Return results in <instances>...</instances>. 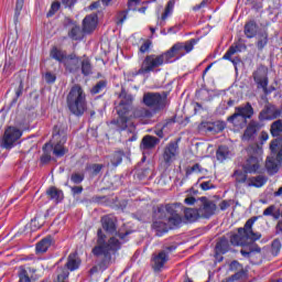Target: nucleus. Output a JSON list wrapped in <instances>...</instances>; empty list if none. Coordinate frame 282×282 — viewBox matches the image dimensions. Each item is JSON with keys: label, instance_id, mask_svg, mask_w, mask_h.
Instances as JSON below:
<instances>
[{"label": "nucleus", "instance_id": "37", "mask_svg": "<svg viewBox=\"0 0 282 282\" xmlns=\"http://www.w3.org/2000/svg\"><path fill=\"white\" fill-rule=\"evenodd\" d=\"M173 8H175V4L173 3V1H169L164 13L161 15V19L158 22L159 25H164V21L173 14Z\"/></svg>", "mask_w": 282, "mask_h": 282}, {"label": "nucleus", "instance_id": "57", "mask_svg": "<svg viewBox=\"0 0 282 282\" xmlns=\"http://www.w3.org/2000/svg\"><path fill=\"white\" fill-rule=\"evenodd\" d=\"M231 206H232V200H223L219 204L220 210H228V208H230Z\"/></svg>", "mask_w": 282, "mask_h": 282}, {"label": "nucleus", "instance_id": "20", "mask_svg": "<svg viewBox=\"0 0 282 282\" xmlns=\"http://www.w3.org/2000/svg\"><path fill=\"white\" fill-rule=\"evenodd\" d=\"M96 25H98V15L96 13L86 15L83 20V32H85V34H91V32L96 30Z\"/></svg>", "mask_w": 282, "mask_h": 282}, {"label": "nucleus", "instance_id": "60", "mask_svg": "<svg viewBox=\"0 0 282 282\" xmlns=\"http://www.w3.org/2000/svg\"><path fill=\"white\" fill-rule=\"evenodd\" d=\"M215 186H213V183L210 181H207V182H203L200 184V188L203 191H210V188H214Z\"/></svg>", "mask_w": 282, "mask_h": 282}, {"label": "nucleus", "instance_id": "25", "mask_svg": "<svg viewBox=\"0 0 282 282\" xmlns=\"http://www.w3.org/2000/svg\"><path fill=\"white\" fill-rule=\"evenodd\" d=\"M202 216H199V210L194 208H186L184 210V219L183 223L193 224L194 221H197Z\"/></svg>", "mask_w": 282, "mask_h": 282}, {"label": "nucleus", "instance_id": "5", "mask_svg": "<svg viewBox=\"0 0 282 282\" xmlns=\"http://www.w3.org/2000/svg\"><path fill=\"white\" fill-rule=\"evenodd\" d=\"M257 221V217L248 219L245 224V228H239L238 234L230 237L231 246H248L250 241H259L261 234L254 232L252 226Z\"/></svg>", "mask_w": 282, "mask_h": 282}, {"label": "nucleus", "instance_id": "59", "mask_svg": "<svg viewBox=\"0 0 282 282\" xmlns=\"http://www.w3.org/2000/svg\"><path fill=\"white\" fill-rule=\"evenodd\" d=\"M74 25H78V23H76V21L69 19V18H65L64 20V26L65 28H73Z\"/></svg>", "mask_w": 282, "mask_h": 282}, {"label": "nucleus", "instance_id": "15", "mask_svg": "<svg viewBox=\"0 0 282 282\" xmlns=\"http://www.w3.org/2000/svg\"><path fill=\"white\" fill-rule=\"evenodd\" d=\"M200 202L202 204L198 208V215L200 216V218L208 219L209 217H213V215H215V210H217V205L215 204V202L206 197H202Z\"/></svg>", "mask_w": 282, "mask_h": 282}, {"label": "nucleus", "instance_id": "47", "mask_svg": "<svg viewBox=\"0 0 282 282\" xmlns=\"http://www.w3.org/2000/svg\"><path fill=\"white\" fill-rule=\"evenodd\" d=\"M83 180H85V174L73 173L70 175V181L73 182V184H80Z\"/></svg>", "mask_w": 282, "mask_h": 282}, {"label": "nucleus", "instance_id": "30", "mask_svg": "<svg viewBox=\"0 0 282 282\" xmlns=\"http://www.w3.org/2000/svg\"><path fill=\"white\" fill-rule=\"evenodd\" d=\"M158 142H160V140H158V138L151 137V135H145L142 139L141 149H143V151H147L149 149H155V147L158 145Z\"/></svg>", "mask_w": 282, "mask_h": 282}, {"label": "nucleus", "instance_id": "19", "mask_svg": "<svg viewBox=\"0 0 282 282\" xmlns=\"http://www.w3.org/2000/svg\"><path fill=\"white\" fill-rule=\"evenodd\" d=\"M281 116V110L273 105H268L264 109L260 112L259 118L260 120H274Z\"/></svg>", "mask_w": 282, "mask_h": 282}, {"label": "nucleus", "instance_id": "52", "mask_svg": "<svg viewBox=\"0 0 282 282\" xmlns=\"http://www.w3.org/2000/svg\"><path fill=\"white\" fill-rule=\"evenodd\" d=\"M271 250L272 254H279V252L281 251V242L279 240H274L272 242Z\"/></svg>", "mask_w": 282, "mask_h": 282}, {"label": "nucleus", "instance_id": "7", "mask_svg": "<svg viewBox=\"0 0 282 282\" xmlns=\"http://www.w3.org/2000/svg\"><path fill=\"white\" fill-rule=\"evenodd\" d=\"M67 142V127L62 123H57L53 128V154L56 158H63L67 153L65 143Z\"/></svg>", "mask_w": 282, "mask_h": 282}, {"label": "nucleus", "instance_id": "54", "mask_svg": "<svg viewBox=\"0 0 282 282\" xmlns=\"http://www.w3.org/2000/svg\"><path fill=\"white\" fill-rule=\"evenodd\" d=\"M23 96V79L18 82V88L15 90V98H21Z\"/></svg>", "mask_w": 282, "mask_h": 282}, {"label": "nucleus", "instance_id": "46", "mask_svg": "<svg viewBox=\"0 0 282 282\" xmlns=\"http://www.w3.org/2000/svg\"><path fill=\"white\" fill-rule=\"evenodd\" d=\"M58 10H61V2H53L51 6V10L47 12V17H54L56 12H58Z\"/></svg>", "mask_w": 282, "mask_h": 282}, {"label": "nucleus", "instance_id": "31", "mask_svg": "<svg viewBox=\"0 0 282 282\" xmlns=\"http://www.w3.org/2000/svg\"><path fill=\"white\" fill-rule=\"evenodd\" d=\"M232 177L236 184H245V186L248 187V180H250V177H248V173L245 170H236L232 174Z\"/></svg>", "mask_w": 282, "mask_h": 282}, {"label": "nucleus", "instance_id": "34", "mask_svg": "<svg viewBox=\"0 0 282 282\" xmlns=\"http://www.w3.org/2000/svg\"><path fill=\"white\" fill-rule=\"evenodd\" d=\"M228 250H230V243L228 242V239H220V241L216 245V254H226Z\"/></svg>", "mask_w": 282, "mask_h": 282}, {"label": "nucleus", "instance_id": "9", "mask_svg": "<svg viewBox=\"0 0 282 282\" xmlns=\"http://www.w3.org/2000/svg\"><path fill=\"white\" fill-rule=\"evenodd\" d=\"M169 63L166 61V54H151L144 57L141 67L134 73V76H143L144 74H151V72H158L159 67Z\"/></svg>", "mask_w": 282, "mask_h": 282}, {"label": "nucleus", "instance_id": "28", "mask_svg": "<svg viewBox=\"0 0 282 282\" xmlns=\"http://www.w3.org/2000/svg\"><path fill=\"white\" fill-rule=\"evenodd\" d=\"M66 268L67 270H70V272H74V270H78V268H80V258H78L77 253H70L68 256Z\"/></svg>", "mask_w": 282, "mask_h": 282}, {"label": "nucleus", "instance_id": "64", "mask_svg": "<svg viewBox=\"0 0 282 282\" xmlns=\"http://www.w3.org/2000/svg\"><path fill=\"white\" fill-rule=\"evenodd\" d=\"M91 170L94 171V173L98 174L99 171H102V165L94 164L91 165Z\"/></svg>", "mask_w": 282, "mask_h": 282}, {"label": "nucleus", "instance_id": "2", "mask_svg": "<svg viewBox=\"0 0 282 282\" xmlns=\"http://www.w3.org/2000/svg\"><path fill=\"white\" fill-rule=\"evenodd\" d=\"M119 98L120 101L116 109L119 116L117 124L120 131L127 129V123L131 118H151L153 116V112L147 108H135L134 110H131V107H133V96L122 91Z\"/></svg>", "mask_w": 282, "mask_h": 282}, {"label": "nucleus", "instance_id": "36", "mask_svg": "<svg viewBox=\"0 0 282 282\" xmlns=\"http://www.w3.org/2000/svg\"><path fill=\"white\" fill-rule=\"evenodd\" d=\"M268 41H269V35L267 31H263L258 34L256 46L258 47L259 51H261L265 47V45H268Z\"/></svg>", "mask_w": 282, "mask_h": 282}, {"label": "nucleus", "instance_id": "22", "mask_svg": "<svg viewBox=\"0 0 282 282\" xmlns=\"http://www.w3.org/2000/svg\"><path fill=\"white\" fill-rule=\"evenodd\" d=\"M203 129L209 131V133H221L226 129V122L224 121H215V122H203Z\"/></svg>", "mask_w": 282, "mask_h": 282}, {"label": "nucleus", "instance_id": "21", "mask_svg": "<svg viewBox=\"0 0 282 282\" xmlns=\"http://www.w3.org/2000/svg\"><path fill=\"white\" fill-rule=\"evenodd\" d=\"M120 248V240L116 237H111L107 245L108 263L116 261V251Z\"/></svg>", "mask_w": 282, "mask_h": 282}, {"label": "nucleus", "instance_id": "33", "mask_svg": "<svg viewBox=\"0 0 282 282\" xmlns=\"http://www.w3.org/2000/svg\"><path fill=\"white\" fill-rule=\"evenodd\" d=\"M52 241H54L52 236H47V237L43 238L40 242H37L36 251L37 252H47V250L50 249V246H52Z\"/></svg>", "mask_w": 282, "mask_h": 282}, {"label": "nucleus", "instance_id": "11", "mask_svg": "<svg viewBox=\"0 0 282 282\" xmlns=\"http://www.w3.org/2000/svg\"><path fill=\"white\" fill-rule=\"evenodd\" d=\"M193 47H195V40L185 43H176L164 53L166 61L173 63V58H182V56H186V54L193 52Z\"/></svg>", "mask_w": 282, "mask_h": 282}, {"label": "nucleus", "instance_id": "23", "mask_svg": "<svg viewBox=\"0 0 282 282\" xmlns=\"http://www.w3.org/2000/svg\"><path fill=\"white\" fill-rule=\"evenodd\" d=\"M34 274H36V269L30 267H20V271L18 274L19 282H32V280L34 279Z\"/></svg>", "mask_w": 282, "mask_h": 282}, {"label": "nucleus", "instance_id": "29", "mask_svg": "<svg viewBox=\"0 0 282 282\" xmlns=\"http://www.w3.org/2000/svg\"><path fill=\"white\" fill-rule=\"evenodd\" d=\"M268 183V177L263 175L252 176L248 180V187L261 188V186H265Z\"/></svg>", "mask_w": 282, "mask_h": 282}, {"label": "nucleus", "instance_id": "61", "mask_svg": "<svg viewBox=\"0 0 282 282\" xmlns=\"http://www.w3.org/2000/svg\"><path fill=\"white\" fill-rule=\"evenodd\" d=\"M206 6H208V0H203L199 4H196L193 10L197 11V10H202V8H206Z\"/></svg>", "mask_w": 282, "mask_h": 282}, {"label": "nucleus", "instance_id": "41", "mask_svg": "<svg viewBox=\"0 0 282 282\" xmlns=\"http://www.w3.org/2000/svg\"><path fill=\"white\" fill-rule=\"evenodd\" d=\"M237 52H241L239 44L230 46L228 48V51L225 53V55L223 56V58L225 61H231L232 56H235V54H237Z\"/></svg>", "mask_w": 282, "mask_h": 282}, {"label": "nucleus", "instance_id": "38", "mask_svg": "<svg viewBox=\"0 0 282 282\" xmlns=\"http://www.w3.org/2000/svg\"><path fill=\"white\" fill-rule=\"evenodd\" d=\"M51 56L55 59L58 61V63H65V58H67V56L65 55V53L61 50H58L57 47H53L51 51Z\"/></svg>", "mask_w": 282, "mask_h": 282}, {"label": "nucleus", "instance_id": "53", "mask_svg": "<svg viewBox=\"0 0 282 282\" xmlns=\"http://www.w3.org/2000/svg\"><path fill=\"white\" fill-rule=\"evenodd\" d=\"M229 269L232 271V272H239L241 270H243V267H241V264L237 261H232L230 264H229Z\"/></svg>", "mask_w": 282, "mask_h": 282}, {"label": "nucleus", "instance_id": "17", "mask_svg": "<svg viewBox=\"0 0 282 282\" xmlns=\"http://www.w3.org/2000/svg\"><path fill=\"white\" fill-rule=\"evenodd\" d=\"M253 80L258 85V89H262L264 94H268V70L265 68H259L254 72Z\"/></svg>", "mask_w": 282, "mask_h": 282}, {"label": "nucleus", "instance_id": "62", "mask_svg": "<svg viewBox=\"0 0 282 282\" xmlns=\"http://www.w3.org/2000/svg\"><path fill=\"white\" fill-rule=\"evenodd\" d=\"M100 0L93 2L89 7L88 10H100Z\"/></svg>", "mask_w": 282, "mask_h": 282}, {"label": "nucleus", "instance_id": "44", "mask_svg": "<svg viewBox=\"0 0 282 282\" xmlns=\"http://www.w3.org/2000/svg\"><path fill=\"white\" fill-rule=\"evenodd\" d=\"M107 87V82L106 80H100L98 82L93 88H91V94H100L102 89Z\"/></svg>", "mask_w": 282, "mask_h": 282}, {"label": "nucleus", "instance_id": "10", "mask_svg": "<svg viewBox=\"0 0 282 282\" xmlns=\"http://www.w3.org/2000/svg\"><path fill=\"white\" fill-rule=\"evenodd\" d=\"M169 99V93H144L143 105L154 109V111H160L166 107V100Z\"/></svg>", "mask_w": 282, "mask_h": 282}, {"label": "nucleus", "instance_id": "40", "mask_svg": "<svg viewBox=\"0 0 282 282\" xmlns=\"http://www.w3.org/2000/svg\"><path fill=\"white\" fill-rule=\"evenodd\" d=\"M282 133V120H276L271 124V135L279 138Z\"/></svg>", "mask_w": 282, "mask_h": 282}, {"label": "nucleus", "instance_id": "24", "mask_svg": "<svg viewBox=\"0 0 282 282\" xmlns=\"http://www.w3.org/2000/svg\"><path fill=\"white\" fill-rule=\"evenodd\" d=\"M46 195L48 197V199H53L55 202V204H61V202H63L64 199V194L63 191L56 188L55 186L50 187L46 191Z\"/></svg>", "mask_w": 282, "mask_h": 282}, {"label": "nucleus", "instance_id": "3", "mask_svg": "<svg viewBox=\"0 0 282 282\" xmlns=\"http://www.w3.org/2000/svg\"><path fill=\"white\" fill-rule=\"evenodd\" d=\"M102 229L97 231L96 246L91 252L97 259H102L96 267L90 269L91 274L94 272H105L107 270V216L101 217Z\"/></svg>", "mask_w": 282, "mask_h": 282}, {"label": "nucleus", "instance_id": "4", "mask_svg": "<svg viewBox=\"0 0 282 282\" xmlns=\"http://www.w3.org/2000/svg\"><path fill=\"white\" fill-rule=\"evenodd\" d=\"M66 105L73 116L80 117L87 111V95L80 85L76 84L70 88L66 97Z\"/></svg>", "mask_w": 282, "mask_h": 282}, {"label": "nucleus", "instance_id": "18", "mask_svg": "<svg viewBox=\"0 0 282 282\" xmlns=\"http://www.w3.org/2000/svg\"><path fill=\"white\" fill-rule=\"evenodd\" d=\"M64 67L69 74H76L80 69V58L76 55H68L64 59Z\"/></svg>", "mask_w": 282, "mask_h": 282}, {"label": "nucleus", "instance_id": "14", "mask_svg": "<svg viewBox=\"0 0 282 282\" xmlns=\"http://www.w3.org/2000/svg\"><path fill=\"white\" fill-rule=\"evenodd\" d=\"M177 155H180V144L177 142H170L163 151V162L171 166L175 160H177Z\"/></svg>", "mask_w": 282, "mask_h": 282}, {"label": "nucleus", "instance_id": "58", "mask_svg": "<svg viewBox=\"0 0 282 282\" xmlns=\"http://www.w3.org/2000/svg\"><path fill=\"white\" fill-rule=\"evenodd\" d=\"M151 50V42L147 41L140 46L141 54H147V52Z\"/></svg>", "mask_w": 282, "mask_h": 282}, {"label": "nucleus", "instance_id": "56", "mask_svg": "<svg viewBox=\"0 0 282 282\" xmlns=\"http://www.w3.org/2000/svg\"><path fill=\"white\" fill-rule=\"evenodd\" d=\"M23 0H17L15 3V17H19L21 14V11L23 10Z\"/></svg>", "mask_w": 282, "mask_h": 282}, {"label": "nucleus", "instance_id": "42", "mask_svg": "<svg viewBox=\"0 0 282 282\" xmlns=\"http://www.w3.org/2000/svg\"><path fill=\"white\" fill-rule=\"evenodd\" d=\"M82 65V74L85 76H90L91 72V62H89L88 58H85L84 61L80 62Z\"/></svg>", "mask_w": 282, "mask_h": 282}, {"label": "nucleus", "instance_id": "32", "mask_svg": "<svg viewBox=\"0 0 282 282\" xmlns=\"http://www.w3.org/2000/svg\"><path fill=\"white\" fill-rule=\"evenodd\" d=\"M52 143H45L43 147V154L40 159L41 164H48L52 161Z\"/></svg>", "mask_w": 282, "mask_h": 282}, {"label": "nucleus", "instance_id": "6", "mask_svg": "<svg viewBox=\"0 0 282 282\" xmlns=\"http://www.w3.org/2000/svg\"><path fill=\"white\" fill-rule=\"evenodd\" d=\"M249 158L242 165L245 172L254 174L261 169V160L263 158V148L259 144H252L247 149Z\"/></svg>", "mask_w": 282, "mask_h": 282}, {"label": "nucleus", "instance_id": "50", "mask_svg": "<svg viewBox=\"0 0 282 282\" xmlns=\"http://www.w3.org/2000/svg\"><path fill=\"white\" fill-rule=\"evenodd\" d=\"M193 173H202V165H199V163L186 170V175H193Z\"/></svg>", "mask_w": 282, "mask_h": 282}, {"label": "nucleus", "instance_id": "12", "mask_svg": "<svg viewBox=\"0 0 282 282\" xmlns=\"http://www.w3.org/2000/svg\"><path fill=\"white\" fill-rule=\"evenodd\" d=\"M254 116V109H252V105L247 102L245 106H240L236 108V112L228 117V122L232 124H237V120H241V122H246L247 118H252Z\"/></svg>", "mask_w": 282, "mask_h": 282}, {"label": "nucleus", "instance_id": "1", "mask_svg": "<svg viewBox=\"0 0 282 282\" xmlns=\"http://www.w3.org/2000/svg\"><path fill=\"white\" fill-rule=\"evenodd\" d=\"M180 213H182V204L180 203L159 206L155 217L163 220H155L152 228L156 232H169V228H180L184 223V218Z\"/></svg>", "mask_w": 282, "mask_h": 282}, {"label": "nucleus", "instance_id": "27", "mask_svg": "<svg viewBox=\"0 0 282 282\" xmlns=\"http://www.w3.org/2000/svg\"><path fill=\"white\" fill-rule=\"evenodd\" d=\"M85 31L78 24H74L68 31V39H72V41H83Z\"/></svg>", "mask_w": 282, "mask_h": 282}, {"label": "nucleus", "instance_id": "63", "mask_svg": "<svg viewBox=\"0 0 282 282\" xmlns=\"http://www.w3.org/2000/svg\"><path fill=\"white\" fill-rule=\"evenodd\" d=\"M72 193L73 195H80V193H83V186H73Z\"/></svg>", "mask_w": 282, "mask_h": 282}, {"label": "nucleus", "instance_id": "39", "mask_svg": "<svg viewBox=\"0 0 282 282\" xmlns=\"http://www.w3.org/2000/svg\"><path fill=\"white\" fill-rule=\"evenodd\" d=\"M123 158H124L123 151L116 152L115 155L110 159V166H112V169H116V166H119V164L122 163Z\"/></svg>", "mask_w": 282, "mask_h": 282}, {"label": "nucleus", "instance_id": "49", "mask_svg": "<svg viewBox=\"0 0 282 282\" xmlns=\"http://www.w3.org/2000/svg\"><path fill=\"white\" fill-rule=\"evenodd\" d=\"M69 276V271L65 269H59L57 274V281L58 282H65V279Z\"/></svg>", "mask_w": 282, "mask_h": 282}, {"label": "nucleus", "instance_id": "48", "mask_svg": "<svg viewBox=\"0 0 282 282\" xmlns=\"http://www.w3.org/2000/svg\"><path fill=\"white\" fill-rule=\"evenodd\" d=\"M44 79H45V83H47L48 85H52V83H56V74L52 72H46L44 74Z\"/></svg>", "mask_w": 282, "mask_h": 282}, {"label": "nucleus", "instance_id": "45", "mask_svg": "<svg viewBox=\"0 0 282 282\" xmlns=\"http://www.w3.org/2000/svg\"><path fill=\"white\" fill-rule=\"evenodd\" d=\"M254 135H257V132L252 131V128H248L242 135V140L245 142H248L250 140H253Z\"/></svg>", "mask_w": 282, "mask_h": 282}, {"label": "nucleus", "instance_id": "51", "mask_svg": "<svg viewBox=\"0 0 282 282\" xmlns=\"http://www.w3.org/2000/svg\"><path fill=\"white\" fill-rule=\"evenodd\" d=\"M107 232L115 234L116 232V221L111 218L107 220Z\"/></svg>", "mask_w": 282, "mask_h": 282}, {"label": "nucleus", "instance_id": "35", "mask_svg": "<svg viewBox=\"0 0 282 282\" xmlns=\"http://www.w3.org/2000/svg\"><path fill=\"white\" fill-rule=\"evenodd\" d=\"M216 158L218 162H224L230 158V150H228V147L220 145L216 152Z\"/></svg>", "mask_w": 282, "mask_h": 282}, {"label": "nucleus", "instance_id": "43", "mask_svg": "<svg viewBox=\"0 0 282 282\" xmlns=\"http://www.w3.org/2000/svg\"><path fill=\"white\" fill-rule=\"evenodd\" d=\"M264 217H273V219H279V212H276V206L271 205L263 210Z\"/></svg>", "mask_w": 282, "mask_h": 282}, {"label": "nucleus", "instance_id": "13", "mask_svg": "<svg viewBox=\"0 0 282 282\" xmlns=\"http://www.w3.org/2000/svg\"><path fill=\"white\" fill-rule=\"evenodd\" d=\"M21 135H23L21 130L17 129L14 127H9L4 131L1 147H3V149H12V147H14V142H17V140H19V138H21Z\"/></svg>", "mask_w": 282, "mask_h": 282}, {"label": "nucleus", "instance_id": "16", "mask_svg": "<svg viewBox=\"0 0 282 282\" xmlns=\"http://www.w3.org/2000/svg\"><path fill=\"white\" fill-rule=\"evenodd\" d=\"M169 263V252L165 250L160 251L159 253H154L151 259V267L154 272H160L164 270V265Z\"/></svg>", "mask_w": 282, "mask_h": 282}, {"label": "nucleus", "instance_id": "8", "mask_svg": "<svg viewBox=\"0 0 282 282\" xmlns=\"http://www.w3.org/2000/svg\"><path fill=\"white\" fill-rule=\"evenodd\" d=\"M271 156L267 158L265 169L269 175L279 173V164L282 162V142L275 139L270 144Z\"/></svg>", "mask_w": 282, "mask_h": 282}, {"label": "nucleus", "instance_id": "26", "mask_svg": "<svg viewBox=\"0 0 282 282\" xmlns=\"http://www.w3.org/2000/svg\"><path fill=\"white\" fill-rule=\"evenodd\" d=\"M258 32L259 25H257V22H254V20H251L245 24V36H247V39H254Z\"/></svg>", "mask_w": 282, "mask_h": 282}, {"label": "nucleus", "instance_id": "55", "mask_svg": "<svg viewBox=\"0 0 282 282\" xmlns=\"http://www.w3.org/2000/svg\"><path fill=\"white\" fill-rule=\"evenodd\" d=\"M61 1L64 8H69L70 10L74 6H76V3H78V0H61Z\"/></svg>", "mask_w": 282, "mask_h": 282}]
</instances>
